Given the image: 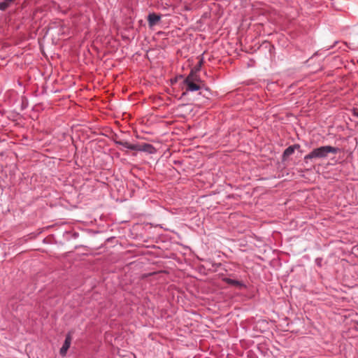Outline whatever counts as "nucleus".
I'll return each instance as SVG.
<instances>
[{
	"label": "nucleus",
	"mask_w": 358,
	"mask_h": 358,
	"mask_svg": "<svg viewBox=\"0 0 358 358\" xmlns=\"http://www.w3.org/2000/svg\"><path fill=\"white\" fill-rule=\"evenodd\" d=\"M339 151L338 148L331 145L321 146L313 149L309 154L304 157V162L308 163V161L313 159H324L328 157L329 154H337Z\"/></svg>",
	"instance_id": "f257e3e1"
},
{
	"label": "nucleus",
	"mask_w": 358,
	"mask_h": 358,
	"mask_svg": "<svg viewBox=\"0 0 358 358\" xmlns=\"http://www.w3.org/2000/svg\"><path fill=\"white\" fill-rule=\"evenodd\" d=\"M192 76H187V77L184 80V84L186 86V91L194 92L200 90V84L194 82V80H192Z\"/></svg>",
	"instance_id": "f03ea898"
},
{
	"label": "nucleus",
	"mask_w": 358,
	"mask_h": 358,
	"mask_svg": "<svg viewBox=\"0 0 358 358\" xmlns=\"http://www.w3.org/2000/svg\"><path fill=\"white\" fill-rule=\"evenodd\" d=\"M136 150L143 151L150 154L154 153L155 152V148L151 144L148 143L136 145Z\"/></svg>",
	"instance_id": "7ed1b4c3"
},
{
	"label": "nucleus",
	"mask_w": 358,
	"mask_h": 358,
	"mask_svg": "<svg viewBox=\"0 0 358 358\" xmlns=\"http://www.w3.org/2000/svg\"><path fill=\"white\" fill-rule=\"evenodd\" d=\"M71 340H72V338H71V334H68L66 336L64 343L63 344V346L60 349V355L62 356L66 355L67 350H69V348L71 345Z\"/></svg>",
	"instance_id": "20e7f679"
},
{
	"label": "nucleus",
	"mask_w": 358,
	"mask_h": 358,
	"mask_svg": "<svg viewBox=\"0 0 358 358\" xmlns=\"http://www.w3.org/2000/svg\"><path fill=\"white\" fill-rule=\"evenodd\" d=\"M148 20L149 26L152 27L160 20V16L155 13H152L148 15Z\"/></svg>",
	"instance_id": "39448f33"
},
{
	"label": "nucleus",
	"mask_w": 358,
	"mask_h": 358,
	"mask_svg": "<svg viewBox=\"0 0 358 358\" xmlns=\"http://www.w3.org/2000/svg\"><path fill=\"white\" fill-rule=\"evenodd\" d=\"M299 148V145H294L289 146L284 151L283 158L286 159L287 157H288L290 155H292L294 153L295 149Z\"/></svg>",
	"instance_id": "423d86ee"
},
{
	"label": "nucleus",
	"mask_w": 358,
	"mask_h": 358,
	"mask_svg": "<svg viewBox=\"0 0 358 358\" xmlns=\"http://www.w3.org/2000/svg\"><path fill=\"white\" fill-rule=\"evenodd\" d=\"M115 143L118 144V145H121L124 146V148H128L131 150H136V145L131 144L127 141H115Z\"/></svg>",
	"instance_id": "0eeeda50"
},
{
	"label": "nucleus",
	"mask_w": 358,
	"mask_h": 358,
	"mask_svg": "<svg viewBox=\"0 0 358 358\" xmlns=\"http://www.w3.org/2000/svg\"><path fill=\"white\" fill-rule=\"evenodd\" d=\"M15 0H4L2 2H0V10H6L12 2H13Z\"/></svg>",
	"instance_id": "6e6552de"
},
{
	"label": "nucleus",
	"mask_w": 358,
	"mask_h": 358,
	"mask_svg": "<svg viewBox=\"0 0 358 358\" xmlns=\"http://www.w3.org/2000/svg\"><path fill=\"white\" fill-rule=\"evenodd\" d=\"M225 281L229 284V285H234V286H236V287H241L242 286V283L238 280H233V279H230V278H227L225 279Z\"/></svg>",
	"instance_id": "1a4fd4ad"
},
{
	"label": "nucleus",
	"mask_w": 358,
	"mask_h": 358,
	"mask_svg": "<svg viewBox=\"0 0 358 358\" xmlns=\"http://www.w3.org/2000/svg\"><path fill=\"white\" fill-rule=\"evenodd\" d=\"M188 76H192V79L194 80V82H195L198 84L201 83V80L200 78L199 77V76H197L196 73L195 72H194L193 71H192Z\"/></svg>",
	"instance_id": "9d476101"
}]
</instances>
